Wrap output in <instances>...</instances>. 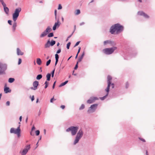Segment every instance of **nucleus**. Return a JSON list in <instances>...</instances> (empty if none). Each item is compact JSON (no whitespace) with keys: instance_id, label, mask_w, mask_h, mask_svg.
<instances>
[{"instance_id":"obj_1","label":"nucleus","mask_w":155,"mask_h":155,"mask_svg":"<svg viewBox=\"0 0 155 155\" xmlns=\"http://www.w3.org/2000/svg\"><path fill=\"white\" fill-rule=\"evenodd\" d=\"M124 27L118 23L112 25L110 28V32L112 34L116 31V34L121 32L124 30Z\"/></svg>"},{"instance_id":"obj_2","label":"nucleus","mask_w":155,"mask_h":155,"mask_svg":"<svg viewBox=\"0 0 155 155\" xmlns=\"http://www.w3.org/2000/svg\"><path fill=\"white\" fill-rule=\"evenodd\" d=\"M83 134L84 132L82 129L81 128L80 129L77 134V135L75 137V139L73 143L74 145H76L78 142L79 140L83 136Z\"/></svg>"},{"instance_id":"obj_3","label":"nucleus","mask_w":155,"mask_h":155,"mask_svg":"<svg viewBox=\"0 0 155 155\" xmlns=\"http://www.w3.org/2000/svg\"><path fill=\"white\" fill-rule=\"evenodd\" d=\"M78 129V126H71L67 129L66 131L67 132H71L72 135L74 136L76 134Z\"/></svg>"},{"instance_id":"obj_4","label":"nucleus","mask_w":155,"mask_h":155,"mask_svg":"<svg viewBox=\"0 0 155 155\" xmlns=\"http://www.w3.org/2000/svg\"><path fill=\"white\" fill-rule=\"evenodd\" d=\"M117 49L116 47H113L111 48H106L103 49V52L105 54L109 55L112 54Z\"/></svg>"},{"instance_id":"obj_5","label":"nucleus","mask_w":155,"mask_h":155,"mask_svg":"<svg viewBox=\"0 0 155 155\" xmlns=\"http://www.w3.org/2000/svg\"><path fill=\"white\" fill-rule=\"evenodd\" d=\"M20 127V125H19L16 129H15L14 128H11L10 130V133L16 134L18 137H20L21 136Z\"/></svg>"},{"instance_id":"obj_6","label":"nucleus","mask_w":155,"mask_h":155,"mask_svg":"<svg viewBox=\"0 0 155 155\" xmlns=\"http://www.w3.org/2000/svg\"><path fill=\"white\" fill-rule=\"evenodd\" d=\"M21 11V8L20 7L18 8L15 9V12L12 15L13 19L14 22L16 21Z\"/></svg>"},{"instance_id":"obj_7","label":"nucleus","mask_w":155,"mask_h":155,"mask_svg":"<svg viewBox=\"0 0 155 155\" xmlns=\"http://www.w3.org/2000/svg\"><path fill=\"white\" fill-rule=\"evenodd\" d=\"M98 106L97 104H93L91 105L89 108L87 112L88 113H91L94 112L96 110Z\"/></svg>"},{"instance_id":"obj_8","label":"nucleus","mask_w":155,"mask_h":155,"mask_svg":"<svg viewBox=\"0 0 155 155\" xmlns=\"http://www.w3.org/2000/svg\"><path fill=\"white\" fill-rule=\"evenodd\" d=\"M51 29L49 26H48L46 30L44 31L40 35V37L42 38L47 35V34L51 31Z\"/></svg>"},{"instance_id":"obj_9","label":"nucleus","mask_w":155,"mask_h":155,"mask_svg":"<svg viewBox=\"0 0 155 155\" xmlns=\"http://www.w3.org/2000/svg\"><path fill=\"white\" fill-rule=\"evenodd\" d=\"M30 145H27L25 146V147L23 150L22 151L20 152V153L21 155H25L30 149Z\"/></svg>"},{"instance_id":"obj_10","label":"nucleus","mask_w":155,"mask_h":155,"mask_svg":"<svg viewBox=\"0 0 155 155\" xmlns=\"http://www.w3.org/2000/svg\"><path fill=\"white\" fill-rule=\"evenodd\" d=\"M108 81V85L107 86V88L105 90V91L107 92V94L105 96H104V97H100V99L101 100H104L108 96V95L109 91L110 84V83L109 81V80Z\"/></svg>"},{"instance_id":"obj_11","label":"nucleus","mask_w":155,"mask_h":155,"mask_svg":"<svg viewBox=\"0 0 155 155\" xmlns=\"http://www.w3.org/2000/svg\"><path fill=\"white\" fill-rule=\"evenodd\" d=\"M7 69V65L0 62V75L2 74Z\"/></svg>"},{"instance_id":"obj_12","label":"nucleus","mask_w":155,"mask_h":155,"mask_svg":"<svg viewBox=\"0 0 155 155\" xmlns=\"http://www.w3.org/2000/svg\"><path fill=\"white\" fill-rule=\"evenodd\" d=\"M39 84V82L37 81H35L33 82V87H31V89L34 90H35L37 89V87Z\"/></svg>"},{"instance_id":"obj_13","label":"nucleus","mask_w":155,"mask_h":155,"mask_svg":"<svg viewBox=\"0 0 155 155\" xmlns=\"http://www.w3.org/2000/svg\"><path fill=\"white\" fill-rule=\"evenodd\" d=\"M98 98L97 97H91L87 101V103L88 104H91L95 100H96Z\"/></svg>"},{"instance_id":"obj_14","label":"nucleus","mask_w":155,"mask_h":155,"mask_svg":"<svg viewBox=\"0 0 155 155\" xmlns=\"http://www.w3.org/2000/svg\"><path fill=\"white\" fill-rule=\"evenodd\" d=\"M112 79V77L109 75H108L107 76V84H108V81L109 80V81L110 82V86H111L112 87V88H113L114 87V84L113 83H111V80ZM108 85V84L107 85V86Z\"/></svg>"},{"instance_id":"obj_15","label":"nucleus","mask_w":155,"mask_h":155,"mask_svg":"<svg viewBox=\"0 0 155 155\" xmlns=\"http://www.w3.org/2000/svg\"><path fill=\"white\" fill-rule=\"evenodd\" d=\"M137 14L139 15L143 16L146 18H148L149 16L147 14L144 13L142 11H139L137 13Z\"/></svg>"},{"instance_id":"obj_16","label":"nucleus","mask_w":155,"mask_h":155,"mask_svg":"<svg viewBox=\"0 0 155 155\" xmlns=\"http://www.w3.org/2000/svg\"><path fill=\"white\" fill-rule=\"evenodd\" d=\"M104 45H106L107 44H110L111 45H115V43L114 42L111 41L110 40H107L104 41Z\"/></svg>"},{"instance_id":"obj_17","label":"nucleus","mask_w":155,"mask_h":155,"mask_svg":"<svg viewBox=\"0 0 155 155\" xmlns=\"http://www.w3.org/2000/svg\"><path fill=\"white\" fill-rule=\"evenodd\" d=\"M17 53L18 55H22L24 54V53L21 52L19 48L17 49Z\"/></svg>"},{"instance_id":"obj_18","label":"nucleus","mask_w":155,"mask_h":155,"mask_svg":"<svg viewBox=\"0 0 155 155\" xmlns=\"http://www.w3.org/2000/svg\"><path fill=\"white\" fill-rule=\"evenodd\" d=\"M84 55L85 52H83L82 55L80 57H79L77 62H81V61L82 59H83Z\"/></svg>"},{"instance_id":"obj_19","label":"nucleus","mask_w":155,"mask_h":155,"mask_svg":"<svg viewBox=\"0 0 155 155\" xmlns=\"http://www.w3.org/2000/svg\"><path fill=\"white\" fill-rule=\"evenodd\" d=\"M50 46L51 45L50 44V41L49 40H48V41L46 43L45 45V48H49Z\"/></svg>"},{"instance_id":"obj_20","label":"nucleus","mask_w":155,"mask_h":155,"mask_svg":"<svg viewBox=\"0 0 155 155\" xmlns=\"http://www.w3.org/2000/svg\"><path fill=\"white\" fill-rule=\"evenodd\" d=\"M4 7V11L5 12V13L6 14L8 15V14L9 10L8 8L6 7V5L5 6V7Z\"/></svg>"},{"instance_id":"obj_21","label":"nucleus","mask_w":155,"mask_h":155,"mask_svg":"<svg viewBox=\"0 0 155 155\" xmlns=\"http://www.w3.org/2000/svg\"><path fill=\"white\" fill-rule=\"evenodd\" d=\"M17 26V23L15 22H14L13 23V26H12V31L13 32H15V29L16 28Z\"/></svg>"},{"instance_id":"obj_22","label":"nucleus","mask_w":155,"mask_h":155,"mask_svg":"<svg viewBox=\"0 0 155 155\" xmlns=\"http://www.w3.org/2000/svg\"><path fill=\"white\" fill-rule=\"evenodd\" d=\"M4 91L5 92V93H7L11 92V90L9 89V87H6L4 88Z\"/></svg>"},{"instance_id":"obj_23","label":"nucleus","mask_w":155,"mask_h":155,"mask_svg":"<svg viewBox=\"0 0 155 155\" xmlns=\"http://www.w3.org/2000/svg\"><path fill=\"white\" fill-rule=\"evenodd\" d=\"M36 63L39 65H41V61L40 58H37L36 59Z\"/></svg>"},{"instance_id":"obj_24","label":"nucleus","mask_w":155,"mask_h":155,"mask_svg":"<svg viewBox=\"0 0 155 155\" xmlns=\"http://www.w3.org/2000/svg\"><path fill=\"white\" fill-rule=\"evenodd\" d=\"M60 25L61 23H60L59 19H58L57 22H55L54 25L55 26H56V27H58L60 26Z\"/></svg>"},{"instance_id":"obj_25","label":"nucleus","mask_w":155,"mask_h":155,"mask_svg":"<svg viewBox=\"0 0 155 155\" xmlns=\"http://www.w3.org/2000/svg\"><path fill=\"white\" fill-rule=\"evenodd\" d=\"M51 74L50 73L46 75L47 80L48 81H49L50 80Z\"/></svg>"},{"instance_id":"obj_26","label":"nucleus","mask_w":155,"mask_h":155,"mask_svg":"<svg viewBox=\"0 0 155 155\" xmlns=\"http://www.w3.org/2000/svg\"><path fill=\"white\" fill-rule=\"evenodd\" d=\"M68 82V81H66L62 83L59 86V87H61L64 85H65Z\"/></svg>"},{"instance_id":"obj_27","label":"nucleus","mask_w":155,"mask_h":155,"mask_svg":"<svg viewBox=\"0 0 155 155\" xmlns=\"http://www.w3.org/2000/svg\"><path fill=\"white\" fill-rule=\"evenodd\" d=\"M42 77V75L41 74L38 75L36 77V79L39 80L41 79Z\"/></svg>"},{"instance_id":"obj_28","label":"nucleus","mask_w":155,"mask_h":155,"mask_svg":"<svg viewBox=\"0 0 155 155\" xmlns=\"http://www.w3.org/2000/svg\"><path fill=\"white\" fill-rule=\"evenodd\" d=\"M15 79L13 78H10L8 79V82L10 83L13 82L15 81Z\"/></svg>"},{"instance_id":"obj_29","label":"nucleus","mask_w":155,"mask_h":155,"mask_svg":"<svg viewBox=\"0 0 155 155\" xmlns=\"http://www.w3.org/2000/svg\"><path fill=\"white\" fill-rule=\"evenodd\" d=\"M56 42L55 41L52 40L51 42H50V44L51 46H53L55 44Z\"/></svg>"},{"instance_id":"obj_30","label":"nucleus","mask_w":155,"mask_h":155,"mask_svg":"<svg viewBox=\"0 0 155 155\" xmlns=\"http://www.w3.org/2000/svg\"><path fill=\"white\" fill-rule=\"evenodd\" d=\"M53 36H54V34L52 32L50 33L48 35V37L49 38L52 37Z\"/></svg>"},{"instance_id":"obj_31","label":"nucleus","mask_w":155,"mask_h":155,"mask_svg":"<svg viewBox=\"0 0 155 155\" xmlns=\"http://www.w3.org/2000/svg\"><path fill=\"white\" fill-rule=\"evenodd\" d=\"M85 106L84 104H82L81 106L79 108V110H81L84 109V108Z\"/></svg>"},{"instance_id":"obj_32","label":"nucleus","mask_w":155,"mask_h":155,"mask_svg":"<svg viewBox=\"0 0 155 155\" xmlns=\"http://www.w3.org/2000/svg\"><path fill=\"white\" fill-rule=\"evenodd\" d=\"M0 2L3 7H5V6L6 5L5 4L3 0H0Z\"/></svg>"},{"instance_id":"obj_33","label":"nucleus","mask_w":155,"mask_h":155,"mask_svg":"<svg viewBox=\"0 0 155 155\" xmlns=\"http://www.w3.org/2000/svg\"><path fill=\"white\" fill-rule=\"evenodd\" d=\"M51 62V60L49 59V60L46 63V65L47 66H48L49 64H50Z\"/></svg>"},{"instance_id":"obj_34","label":"nucleus","mask_w":155,"mask_h":155,"mask_svg":"<svg viewBox=\"0 0 155 155\" xmlns=\"http://www.w3.org/2000/svg\"><path fill=\"white\" fill-rule=\"evenodd\" d=\"M59 55L58 54H55V58L56 60H58V59H59Z\"/></svg>"},{"instance_id":"obj_35","label":"nucleus","mask_w":155,"mask_h":155,"mask_svg":"<svg viewBox=\"0 0 155 155\" xmlns=\"http://www.w3.org/2000/svg\"><path fill=\"white\" fill-rule=\"evenodd\" d=\"M55 68L52 71L51 74V77L53 78L54 76V73L55 71Z\"/></svg>"},{"instance_id":"obj_36","label":"nucleus","mask_w":155,"mask_h":155,"mask_svg":"<svg viewBox=\"0 0 155 155\" xmlns=\"http://www.w3.org/2000/svg\"><path fill=\"white\" fill-rule=\"evenodd\" d=\"M36 135V136H38L40 134V131L39 130H37L35 131Z\"/></svg>"},{"instance_id":"obj_37","label":"nucleus","mask_w":155,"mask_h":155,"mask_svg":"<svg viewBox=\"0 0 155 155\" xmlns=\"http://www.w3.org/2000/svg\"><path fill=\"white\" fill-rule=\"evenodd\" d=\"M71 45V42H68L67 45V48L68 49H69V47L70 46V45Z\"/></svg>"},{"instance_id":"obj_38","label":"nucleus","mask_w":155,"mask_h":155,"mask_svg":"<svg viewBox=\"0 0 155 155\" xmlns=\"http://www.w3.org/2000/svg\"><path fill=\"white\" fill-rule=\"evenodd\" d=\"M78 62H77L76 64V65L75 66L74 68V69L75 70L77 69V68H78Z\"/></svg>"},{"instance_id":"obj_39","label":"nucleus","mask_w":155,"mask_h":155,"mask_svg":"<svg viewBox=\"0 0 155 155\" xmlns=\"http://www.w3.org/2000/svg\"><path fill=\"white\" fill-rule=\"evenodd\" d=\"M76 15H78L80 13V11L79 9L77 10H76Z\"/></svg>"},{"instance_id":"obj_40","label":"nucleus","mask_w":155,"mask_h":155,"mask_svg":"<svg viewBox=\"0 0 155 155\" xmlns=\"http://www.w3.org/2000/svg\"><path fill=\"white\" fill-rule=\"evenodd\" d=\"M21 61H22L21 59L20 58H19L18 64V65L20 64L21 63Z\"/></svg>"},{"instance_id":"obj_41","label":"nucleus","mask_w":155,"mask_h":155,"mask_svg":"<svg viewBox=\"0 0 155 155\" xmlns=\"http://www.w3.org/2000/svg\"><path fill=\"white\" fill-rule=\"evenodd\" d=\"M62 6L61 5V4H59L58 8V10L61 9H62Z\"/></svg>"},{"instance_id":"obj_42","label":"nucleus","mask_w":155,"mask_h":155,"mask_svg":"<svg viewBox=\"0 0 155 155\" xmlns=\"http://www.w3.org/2000/svg\"><path fill=\"white\" fill-rule=\"evenodd\" d=\"M139 139L140 140L142 141L143 142H146L145 140H144L143 138L140 137L139 138Z\"/></svg>"},{"instance_id":"obj_43","label":"nucleus","mask_w":155,"mask_h":155,"mask_svg":"<svg viewBox=\"0 0 155 155\" xmlns=\"http://www.w3.org/2000/svg\"><path fill=\"white\" fill-rule=\"evenodd\" d=\"M57 10H55L54 11V15L55 16V18L56 19H57Z\"/></svg>"},{"instance_id":"obj_44","label":"nucleus","mask_w":155,"mask_h":155,"mask_svg":"<svg viewBox=\"0 0 155 155\" xmlns=\"http://www.w3.org/2000/svg\"><path fill=\"white\" fill-rule=\"evenodd\" d=\"M61 48H59V49H58V50L57 51L56 54L60 53L61 52Z\"/></svg>"},{"instance_id":"obj_45","label":"nucleus","mask_w":155,"mask_h":155,"mask_svg":"<svg viewBox=\"0 0 155 155\" xmlns=\"http://www.w3.org/2000/svg\"><path fill=\"white\" fill-rule=\"evenodd\" d=\"M8 23L10 25H12V21L10 20H9L8 21Z\"/></svg>"},{"instance_id":"obj_46","label":"nucleus","mask_w":155,"mask_h":155,"mask_svg":"<svg viewBox=\"0 0 155 155\" xmlns=\"http://www.w3.org/2000/svg\"><path fill=\"white\" fill-rule=\"evenodd\" d=\"M80 41H78L76 43V44H75V45H74V47H76V46H78L80 43Z\"/></svg>"},{"instance_id":"obj_47","label":"nucleus","mask_w":155,"mask_h":155,"mask_svg":"<svg viewBox=\"0 0 155 155\" xmlns=\"http://www.w3.org/2000/svg\"><path fill=\"white\" fill-rule=\"evenodd\" d=\"M6 104L7 106H9L10 104V102L8 101H7V102H6Z\"/></svg>"},{"instance_id":"obj_48","label":"nucleus","mask_w":155,"mask_h":155,"mask_svg":"<svg viewBox=\"0 0 155 155\" xmlns=\"http://www.w3.org/2000/svg\"><path fill=\"white\" fill-rule=\"evenodd\" d=\"M56 83V81H55L54 82L53 84V86H52L53 89H54V88L55 84Z\"/></svg>"},{"instance_id":"obj_49","label":"nucleus","mask_w":155,"mask_h":155,"mask_svg":"<svg viewBox=\"0 0 155 155\" xmlns=\"http://www.w3.org/2000/svg\"><path fill=\"white\" fill-rule=\"evenodd\" d=\"M56 26H55L54 25L53 27V30L54 31L56 29Z\"/></svg>"},{"instance_id":"obj_50","label":"nucleus","mask_w":155,"mask_h":155,"mask_svg":"<svg viewBox=\"0 0 155 155\" xmlns=\"http://www.w3.org/2000/svg\"><path fill=\"white\" fill-rule=\"evenodd\" d=\"M128 86H129V84L128 83V82H127L126 84V88H127L128 87Z\"/></svg>"},{"instance_id":"obj_51","label":"nucleus","mask_w":155,"mask_h":155,"mask_svg":"<svg viewBox=\"0 0 155 155\" xmlns=\"http://www.w3.org/2000/svg\"><path fill=\"white\" fill-rule=\"evenodd\" d=\"M81 47H79V49H78V53H77L78 54L80 52V50H81Z\"/></svg>"},{"instance_id":"obj_52","label":"nucleus","mask_w":155,"mask_h":155,"mask_svg":"<svg viewBox=\"0 0 155 155\" xmlns=\"http://www.w3.org/2000/svg\"><path fill=\"white\" fill-rule=\"evenodd\" d=\"M34 96H32L31 97V101H33L34 100Z\"/></svg>"},{"instance_id":"obj_53","label":"nucleus","mask_w":155,"mask_h":155,"mask_svg":"<svg viewBox=\"0 0 155 155\" xmlns=\"http://www.w3.org/2000/svg\"><path fill=\"white\" fill-rule=\"evenodd\" d=\"M65 106L64 105H62L61 106V107L62 109H63L65 108Z\"/></svg>"},{"instance_id":"obj_54","label":"nucleus","mask_w":155,"mask_h":155,"mask_svg":"<svg viewBox=\"0 0 155 155\" xmlns=\"http://www.w3.org/2000/svg\"><path fill=\"white\" fill-rule=\"evenodd\" d=\"M85 24V23L84 22H83L80 24V26H82Z\"/></svg>"},{"instance_id":"obj_55","label":"nucleus","mask_w":155,"mask_h":155,"mask_svg":"<svg viewBox=\"0 0 155 155\" xmlns=\"http://www.w3.org/2000/svg\"><path fill=\"white\" fill-rule=\"evenodd\" d=\"M19 119L20 122H21V120H22V116H20V117H19Z\"/></svg>"},{"instance_id":"obj_56","label":"nucleus","mask_w":155,"mask_h":155,"mask_svg":"<svg viewBox=\"0 0 155 155\" xmlns=\"http://www.w3.org/2000/svg\"><path fill=\"white\" fill-rule=\"evenodd\" d=\"M58 60H56V61H55V66H56L58 62Z\"/></svg>"},{"instance_id":"obj_57","label":"nucleus","mask_w":155,"mask_h":155,"mask_svg":"<svg viewBox=\"0 0 155 155\" xmlns=\"http://www.w3.org/2000/svg\"><path fill=\"white\" fill-rule=\"evenodd\" d=\"M48 83L47 81H46L45 83V85H48Z\"/></svg>"},{"instance_id":"obj_58","label":"nucleus","mask_w":155,"mask_h":155,"mask_svg":"<svg viewBox=\"0 0 155 155\" xmlns=\"http://www.w3.org/2000/svg\"><path fill=\"white\" fill-rule=\"evenodd\" d=\"M53 100H54V98H51L50 100V102H52Z\"/></svg>"},{"instance_id":"obj_59","label":"nucleus","mask_w":155,"mask_h":155,"mask_svg":"<svg viewBox=\"0 0 155 155\" xmlns=\"http://www.w3.org/2000/svg\"><path fill=\"white\" fill-rule=\"evenodd\" d=\"M76 26L75 25L74 26V32L75 31V30H76Z\"/></svg>"},{"instance_id":"obj_60","label":"nucleus","mask_w":155,"mask_h":155,"mask_svg":"<svg viewBox=\"0 0 155 155\" xmlns=\"http://www.w3.org/2000/svg\"><path fill=\"white\" fill-rule=\"evenodd\" d=\"M35 129V127L34 126H33L32 127V130H34Z\"/></svg>"},{"instance_id":"obj_61","label":"nucleus","mask_w":155,"mask_h":155,"mask_svg":"<svg viewBox=\"0 0 155 155\" xmlns=\"http://www.w3.org/2000/svg\"><path fill=\"white\" fill-rule=\"evenodd\" d=\"M28 120V117H27L26 119V120H25V122H26V123H27V122Z\"/></svg>"},{"instance_id":"obj_62","label":"nucleus","mask_w":155,"mask_h":155,"mask_svg":"<svg viewBox=\"0 0 155 155\" xmlns=\"http://www.w3.org/2000/svg\"><path fill=\"white\" fill-rule=\"evenodd\" d=\"M48 86V85H45V88H46Z\"/></svg>"},{"instance_id":"obj_63","label":"nucleus","mask_w":155,"mask_h":155,"mask_svg":"<svg viewBox=\"0 0 155 155\" xmlns=\"http://www.w3.org/2000/svg\"><path fill=\"white\" fill-rule=\"evenodd\" d=\"M146 155H148V151L147 150H146Z\"/></svg>"},{"instance_id":"obj_64","label":"nucleus","mask_w":155,"mask_h":155,"mask_svg":"<svg viewBox=\"0 0 155 155\" xmlns=\"http://www.w3.org/2000/svg\"><path fill=\"white\" fill-rule=\"evenodd\" d=\"M30 134L32 136H33L34 135V134H33L31 132H30Z\"/></svg>"}]
</instances>
